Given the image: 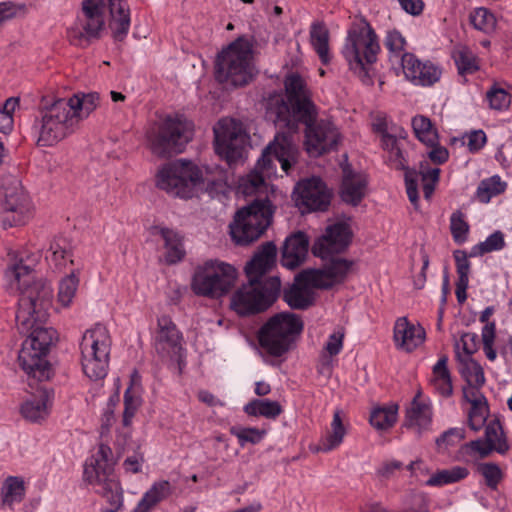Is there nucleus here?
I'll return each instance as SVG.
<instances>
[{
	"instance_id": "nucleus-37",
	"label": "nucleus",
	"mask_w": 512,
	"mask_h": 512,
	"mask_svg": "<svg viewBox=\"0 0 512 512\" xmlns=\"http://www.w3.org/2000/svg\"><path fill=\"white\" fill-rule=\"evenodd\" d=\"M457 360L460 363L459 371L468 386L482 387L485 384L483 368L476 360L472 357H463L458 351Z\"/></svg>"
},
{
	"instance_id": "nucleus-32",
	"label": "nucleus",
	"mask_w": 512,
	"mask_h": 512,
	"mask_svg": "<svg viewBox=\"0 0 512 512\" xmlns=\"http://www.w3.org/2000/svg\"><path fill=\"white\" fill-rule=\"evenodd\" d=\"M421 392L419 391L413 398L410 407L406 412L405 426L414 428L420 434L431 423L432 412L428 404L420 400Z\"/></svg>"
},
{
	"instance_id": "nucleus-56",
	"label": "nucleus",
	"mask_w": 512,
	"mask_h": 512,
	"mask_svg": "<svg viewBox=\"0 0 512 512\" xmlns=\"http://www.w3.org/2000/svg\"><path fill=\"white\" fill-rule=\"evenodd\" d=\"M78 283L79 279L74 273H71L61 280L59 284L58 299L64 306H68L71 303L75 296Z\"/></svg>"
},
{
	"instance_id": "nucleus-17",
	"label": "nucleus",
	"mask_w": 512,
	"mask_h": 512,
	"mask_svg": "<svg viewBox=\"0 0 512 512\" xmlns=\"http://www.w3.org/2000/svg\"><path fill=\"white\" fill-rule=\"evenodd\" d=\"M352 236L353 233L348 224L340 222L330 225L314 242L312 253L316 257L328 259L331 255L344 252L349 247Z\"/></svg>"
},
{
	"instance_id": "nucleus-59",
	"label": "nucleus",
	"mask_w": 512,
	"mask_h": 512,
	"mask_svg": "<svg viewBox=\"0 0 512 512\" xmlns=\"http://www.w3.org/2000/svg\"><path fill=\"white\" fill-rule=\"evenodd\" d=\"M140 404L141 398L139 396V391L133 392V388L128 387L124 394L125 409L123 413V424L125 426H128L131 423V420Z\"/></svg>"
},
{
	"instance_id": "nucleus-46",
	"label": "nucleus",
	"mask_w": 512,
	"mask_h": 512,
	"mask_svg": "<svg viewBox=\"0 0 512 512\" xmlns=\"http://www.w3.org/2000/svg\"><path fill=\"white\" fill-rule=\"evenodd\" d=\"M25 495L24 482L18 477H8L2 487V503L11 507L15 502H21Z\"/></svg>"
},
{
	"instance_id": "nucleus-44",
	"label": "nucleus",
	"mask_w": 512,
	"mask_h": 512,
	"mask_svg": "<svg viewBox=\"0 0 512 512\" xmlns=\"http://www.w3.org/2000/svg\"><path fill=\"white\" fill-rule=\"evenodd\" d=\"M412 128L415 136L427 146H433L438 140L437 130L429 118L418 115L412 119Z\"/></svg>"
},
{
	"instance_id": "nucleus-6",
	"label": "nucleus",
	"mask_w": 512,
	"mask_h": 512,
	"mask_svg": "<svg viewBox=\"0 0 512 512\" xmlns=\"http://www.w3.org/2000/svg\"><path fill=\"white\" fill-rule=\"evenodd\" d=\"M275 206L268 199H256L241 208L230 224V234L238 245H248L259 239L271 225Z\"/></svg>"
},
{
	"instance_id": "nucleus-63",
	"label": "nucleus",
	"mask_w": 512,
	"mask_h": 512,
	"mask_svg": "<svg viewBox=\"0 0 512 512\" xmlns=\"http://www.w3.org/2000/svg\"><path fill=\"white\" fill-rule=\"evenodd\" d=\"M495 331H496V325L494 322L487 323L482 328V342H483V350L486 355V357L490 361H494L496 359V351L493 348L494 339H495Z\"/></svg>"
},
{
	"instance_id": "nucleus-16",
	"label": "nucleus",
	"mask_w": 512,
	"mask_h": 512,
	"mask_svg": "<svg viewBox=\"0 0 512 512\" xmlns=\"http://www.w3.org/2000/svg\"><path fill=\"white\" fill-rule=\"evenodd\" d=\"M317 115V109H315L310 120H299V123H303L306 127V150L313 157L335 149L340 139L338 130L331 122L324 120L316 122Z\"/></svg>"
},
{
	"instance_id": "nucleus-61",
	"label": "nucleus",
	"mask_w": 512,
	"mask_h": 512,
	"mask_svg": "<svg viewBox=\"0 0 512 512\" xmlns=\"http://www.w3.org/2000/svg\"><path fill=\"white\" fill-rule=\"evenodd\" d=\"M486 98L489 102V106L494 110L507 109L511 103L510 94L503 88L493 86L486 93Z\"/></svg>"
},
{
	"instance_id": "nucleus-20",
	"label": "nucleus",
	"mask_w": 512,
	"mask_h": 512,
	"mask_svg": "<svg viewBox=\"0 0 512 512\" xmlns=\"http://www.w3.org/2000/svg\"><path fill=\"white\" fill-rule=\"evenodd\" d=\"M329 260L319 269H306L303 276H314L318 289H329L335 284L342 283L349 274L354 262L352 260L328 257Z\"/></svg>"
},
{
	"instance_id": "nucleus-10",
	"label": "nucleus",
	"mask_w": 512,
	"mask_h": 512,
	"mask_svg": "<svg viewBox=\"0 0 512 512\" xmlns=\"http://www.w3.org/2000/svg\"><path fill=\"white\" fill-rule=\"evenodd\" d=\"M192 137V123L178 115L167 116L157 127L147 132L153 154L160 157L181 153Z\"/></svg>"
},
{
	"instance_id": "nucleus-22",
	"label": "nucleus",
	"mask_w": 512,
	"mask_h": 512,
	"mask_svg": "<svg viewBox=\"0 0 512 512\" xmlns=\"http://www.w3.org/2000/svg\"><path fill=\"white\" fill-rule=\"evenodd\" d=\"M304 270L294 279L293 284L284 289L283 300L292 309L305 310L313 304L314 297L311 288H317L314 276H303Z\"/></svg>"
},
{
	"instance_id": "nucleus-58",
	"label": "nucleus",
	"mask_w": 512,
	"mask_h": 512,
	"mask_svg": "<svg viewBox=\"0 0 512 512\" xmlns=\"http://www.w3.org/2000/svg\"><path fill=\"white\" fill-rule=\"evenodd\" d=\"M489 416V407L487 401H482L477 405H471V409L468 415L469 427L474 430H480Z\"/></svg>"
},
{
	"instance_id": "nucleus-31",
	"label": "nucleus",
	"mask_w": 512,
	"mask_h": 512,
	"mask_svg": "<svg viewBox=\"0 0 512 512\" xmlns=\"http://www.w3.org/2000/svg\"><path fill=\"white\" fill-rule=\"evenodd\" d=\"M111 20L109 27L116 41H123L130 28L129 8L122 4V0H109Z\"/></svg>"
},
{
	"instance_id": "nucleus-51",
	"label": "nucleus",
	"mask_w": 512,
	"mask_h": 512,
	"mask_svg": "<svg viewBox=\"0 0 512 512\" xmlns=\"http://www.w3.org/2000/svg\"><path fill=\"white\" fill-rule=\"evenodd\" d=\"M384 46L389 51V60L393 58L402 60V55L405 54L406 39L401 32L396 29L389 30L384 39Z\"/></svg>"
},
{
	"instance_id": "nucleus-11",
	"label": "nucleus",
	"mask_w": 512,
	"mask_h": 512,
	"mask_svg": "<svg viewBox=\"0 0 512 512\" xmlns=\"http://www.w3.org/2000/svg\"><path fill=\"white\" fill-rule=\"evenodd\" d=\"M38 145L51 146L74 131L78 118L67 99H57L40 109Z\"/></svg>"
},
{
	"instance_id": "nucleus-24",
	"label": "nucleus",
	"mask_w": 512,
	"mask_h": 512,
	"mask_svg": "<svg viewBox=\"0 0 512 512\" xmlns=\"http://www.w3.org/2000/svg\"><path fill=\"white\" fill-rule=\"evenodd\" d=\"M82 11L85 24H83V32H79L76 36L80 45L84 41L89 42L91 39L100 38L105 24L102 0H83Z\"/></svg>"
},
{
	"instance_id": "nucleus-25",
	"label": "nucleus",
	"mask_w": 512,
	"mask_h": 512,
	"mask_svg": "<svg viewBox=\"0 0 512 512\" xmlns=\"http://www.w3.org/2000/svg\"><path fill=\"white\" fill-rule=\"evenodd\" d=\"M277 247L269 241L261 245L250 261L245 265L247 279L256 282H264V275L272 269L276 263Z\"/></svg>"
},
{
	"instance_id": "nucleus-49",
	"label": "nucleus",
	"mask_w": 512,
	"mask_h": 512,
	"mask_svg": "<svg viewBox=\"0 0 512 512\" xmlns=\"http://www.w3.org/2000/svg\"><path fill=\"white\" fill-rule=\"evenodd\" d=\"M110 504L109 512H117L122 506V491L120 484L110 478L97 490Z\"/></svg>"
},
{
	"instance_id": "nucleus-62",
	"label": "nucleus",
	"mask_w": 512,
	"mask_h": 512,
	"mask_svg": "<svg viewBox=\"0 0 512 512\" xmlns=\"http://www.w3.org/2000/svg\"><path fill=\"white\" fill-rule=\"evenodd\" d=\"M400 61L406 79L414 84L415 80H417V73L424 62L420 61L413 53L403 54Z\"/></svg>"
},
{
	"instance_id": "nucleus-60",
	"label": "nucleus",
	"mask_w": 512,
	"mask_h": 512,
	"mask_svg": "<svg viewBox=\"0 0 512 512\" xmlns=\"http://www.w3.org/2000/svg\"><path fill=\"white\" fill-rule=\"evenodd\" d=\"M477 470L484 477L486 485L491 489H496L502 480V471L495 463H480Z\"/></svg>"
},
{
	"instance_id": "nucleus-18",
	"label": "nucleus",
	"mask_w": 512,
	"mask_h": 512,
	"mask_svg": "<svg viewBox=\"0 0 512 512\" xmlns=\"http://www.w3.org/2000/svg\"><path fill=\"white\" fill-rule=\"evenodd\" d=\"M382 148L388 152V162L397 170L405 171L406 191L410 202L417 207L418 205V174L407 166L401 143L397 136H387L381 144Z\"/></svg>"
},
{
	"instance_id": "nucleus-29",
	"label": "nucleus",
	"mask_w": 512,
	"mask_h": 512,
	"mask_svg": "<svg viewBox=\"0 0 512 512\" xmlns=\"http://www.w3.org/2000/svg\"><path fill=\"white\" fill-rule=\"evenodd\" d=\"M152 230L154 235H160L164 241L166 263L172 265L180 262L186 254L182 236L167 227L155 226Z\"/></svg>"
},
{
	"instance_id": "nucleus-28",
	"label": "nucleus",
	"mask_w": 512,
	"mask_h": 512,
	"mask_svg": "<svg viewBox=\"0 0 512 512\" xmlns=\"http://www.w3.org/2000/svg\"><path fill=\"white\" fill-rule=\"evenodd\" d=\"M425 340V330L411 324L406 317H400L394 325V341L399 349L411 352Z\"/></svg>"
},
{
	"instance_id": "nucleus-42",
	"label": "nucleus",
	"mask_w": 512,
	"mask_h": 512,
	"mask_svg": "<svg viewBox=\"0 0 512 512\" xmlns=\"http://www.w3.org/2000/svg\"><path fill=\"white\" fill-rule=\"evenodd\" d=\"M111 465H102L98 458H91L84 467V479L90 484L98 485L99 487L111 478L112 474Z\"/></svg>"
},
{
	"instance_id": "nucleus-50",
	"label": "nucleus",
	"mask_w": 512,
	"mask_h": 512,
	"mask_svg": "<svg viewBox=\"0 0 512 512\" xmlns=\"http://www.w3.org/2000/svg\"><path fill=\"white\" fill-rule=\"evenodd\" d=\"M453 58L460 75L472 74L479 68L475 55L466 47L457 49Z\"/></svg>"
},
{
	"instance_id": "nucleus-3",
	"label": "nucleus",
	"mask_w": 512,
	"mask_h": 512,
	"mask_svg": "<svg viewBox=\"0 0 512 512\" xmlns=\"http://www.w3.org/2000/svg\"><path fill=\"white\" fill-rule=\"evenodd\" d=\"M379 51L378 37L371 25L365 19L353 23L348 30L343 55L350 69L366 85L373 83L370 70Z\"/></svg>"
},
{
	"instance_id": "nucleus-14",
	"label": "nucleus",
	"mask_w": 512,
	"mask_h": 512,
	"mask_svg": "<svg viewBox=\"0 0 512 512\" xmlns=\"http://www.w3.org/2000/svg\"><path fill=\"white\" fill-rule=\"evenodd\" d=\"M202 181L199 168L191 161L176 160L163 166L156 176V185L173 197L192 198Z\"/></svg>"
},
{
	"instance_id": "nucleus-38",
	"label": "nucleus",
	"mask_w": 512,
	"mask_h": 512,
	"mask_svg": "<svg viewBox=\"0 0 512 512\" xmlns=\"http://www.w3.org/2000/svg\"><path fill=\"white\" fill-rule=\"evenodd\" d=\"M398 405L377 406L370 413V424L378 431H385L394 426L397 421Z\"/></svg>"
},
{
	"instance_id": "nucleus-12",
	"label": "nucleus",
	"mask_w": 512,
	"mask_h": 512,
	"mask_svg": "<svg viewBox=\"0 0 512 512\" xmlns=\"http://www.w3.org/2000/svg\"><path fill=\"white\" fill-rule=\"evenodd\" d=\"M298 150L286 133H277L274 140L263 150L255 169L244 180L243 192L252 193L264 184L263 172L269 170L273 159L281 164V168L288 173L292 164L296 163Z\"/></svg>"
},
{
	"instance_id": "nucleus-1",
	"label": "nucleus",
	"mask_w": 512,
	"mask_h": 512,
	"mask_svg": "<svg viewBox=\"0 0 512 512\" xmlns=\"http://www.w3.org/2000/svg\"><path fill=\"white\" fill-rule=\"evenodd\" d=\"M4 289L18 296L16 323L22 333H29L19 351L18 362L32 380L47 381L52 368L46 359L57 332L44 324L52 308V288L36 280L35 272L22 260L12 261L4 270Z\"/></svg>"
},
{
	"instance_id": "nucleus-5",
	"label": "nucleus",
	"mask_w": 512,
	"mask_h": 512,
	"mask_svg": "<svg viewBox=\"0 0 512 512\" xmlns=\"http://www.w3.org/2000/svg\"><path fill=\"white\" fill-rule=\"evenodd\" d=\"M304 323L291 312H281L270 317L258 332L259 345L271 356L281 357L292 348L301 334Z\"/></svg>"
},
{
	"instance_id": "nucleus-8",
	"label": "nucleus",
	"mask_w": 512,
	"mask_h": 512,
	"mask_svg": "<svg viewBox=\"0 0 512 512\" xmlns=\"http://www.w3.org/2000/svg\"><path fill=\"white\" fill-rule=\"evenodd\" d=\"M280 289L281 281L277 276L267 277L264 282L248 279L232 294L230 307L240 316L262 313L276 301Z\"/></svg>"
},
{
	"instance_id": "nucleus-13",
	"label": "nucleus",
	"mask_w": 512,
	"mask_h": 512,
	"mask_svg": "<svg viewBox=\"0 0 512 512\" xmlns=\"http://www.w3.org/2000/svg\"><path fill=\"white\" fill-rule=\"evenodd\" d=\"M32 215L31 202L21 181L12 175L0 183V227L7 229L25 224Z\"/></svg>"
},
{
	"instance_id": "nucleus-52",
	"label": "nucleus",
	"mask_w": 512,
	"mask_h": 512,
	"mask_svg": "<svg viewBox=\"0 0 512 512\" xmlns=\"http://www.w3.org/2000/svg\"><path fill=\"white\" fill-rule=\"evenodd\" d=\"M504 235L500 231L491 234L484 242H481L471 248L468 257L482 256L486 253L500 250L504 247Z\"/></svg>"
},
{
	"instance_id": "nucleus-34",
	"label": "nucleus",
	"mask_w": 512,
	"mask_h": 512,
	"mask_svg": "<svg viewBox=\"0 0 512 512\" xmlns=\"http://www.w3.org/2000/svg\"><path fill=\"white\" fill-rule=\"evenodd\" d=\"M329 30L323 22H315L310 28V43L323 65L331 61L329 49Z\"/></svg>"
},
{
	"instance_id": "nucleus-35",
	"label": "nucleus",
	"mask_w": 512,
	"mask_h": 512,
	"mask_svg": "<svg viewBox=\"0 0 512 512\" xmlns=\"http://www.w3.org/2000/svg\"><path fill=\"white\" fill-rule=\"evenodd\" d=\"M171 493L172 486L168 481L155 482L144 494L133 512H149L158 503L168 498Z\"/></svg>"
},
{
	"instance_id": "nucleus-23",
	"label": "nucleus",
	"mask_w": 512,
	"mask_h": 512,
	"mask_svg": "<svg viewBox=\"0 0 512 512\" xmlns=\"http://www.w3.org/2000/svg\"><path fill=\"white\" fill-rule=\"evenodd\" d=\"M29 378V387L34 389L20 408L21 415L30 422H40L48 416L50 392L44 385H38L37 380Z\"/></svg>"
},
{
	"instance_id": "nucleus-45",
	"label": "nucleus",
	"mask_w": 512,
	"mask_h": 512,
	"mask_svg": "<svg viewBox=\"0 0 512 512\" xmlns=\"http://www.w3.org/2000/svg\"><path fill=\"white\" fill-rule=\"evenodd\" d=\"M469 471L466 467L454 466L450 469H444L434 473L427 481L428 486H443L458 482L466 478Z\"/></svg>"
},
{
	"instance_id": "nucleus-15",
	"label": "nucleus",
	"mask_w": 512,
	"mask_h": 512,
	"mask_svg": "<svg viewBox=\"0 0 512 512\" xmlns=\"http://www.w3.org/2000/svg\"><path fill=\"white\" fill-rule=\"evenodd\" d=\"M213 131L217 155L229 165L242 158L249 137L241 122L232 118H222L214 126Z\"/></svg>"
},
{
	"instance_id": "nucleus-21",
	"label": "nucleus",
	"mask_w": 512,
	"mask_h": 512,
	"mask_svg": "<svg viewBox=\"0 0 512 512\" xmlns=\"http://www.w3.org/2000/svg\"><path fill=\"white\" fill-rule=\"evenodd\" d=\"M483 439H476L465 444L466 448L478 453L480 458H485L495 451L501 455L508 452L510 446L507 443L502 425L499 420H492L485 428Z\"/></svg>"
},
{
	"instance_id": "nucleus-40",
	"label": "nucleus",
	"mask_w": 512,
	"mask_h": 512,
	"mask_svg": "<svg viewBox=\"0 0 512 512\" xmlns=\"http://www.w3.org/2000/svg\"><path fill=\"white\" fill-rule=\"evenodd\" d=\"M67 101L75 110L79 122L97 108L100 96L97 92L81 93L72 96Z\"/></svg>"
},
{
	"instance_id": "nucleus-4",
	"label": "nucleus",
	"mask_w": 512,
	"mask_h": 512,
	"mask_svg": "<svg viewBox=\"0 0 512 512\" xmlns=\"http://www.w3.org/2000/svg\"><path fill=\"white\" fill-rule=\"evenodd\" d=\"M253 50L249 40L239 37L223 49L215 63V78L233 87L247 85L254 76Z\"/></svg>"
},
{
	"instance_id": "nucleus-41",
	"label": "nucleus",
	"mask_w": 512,
	"mask_h": 512,
	"mask_svg": "<svg viewBox=\"0 0 512 512\" xmlns=\"http://www.w3.org/2000/svg\"><path fill=\"white\" fill-rule=\"evenodd\" d=\"M244 411L251 416H263L275 419L282 413V406L277 401L254 399L244 406Z\"/></svg>"
},
{
	"instance_id": "nucleus-27",
	"label": "nucleus",
	"mask_w": 512,
	"mask_h": 512,
	"mask_svg": "<svg viewBox=\"0 0 512 512\" xmlns=\"http://www.w3.org/2000/svg\"><path fill=\"white\" fill-rule=\"evenodd\" d=\"M368 180L366 175L356 173L347 165L343 167L341 199L352 206H357L365 197Z\"/></svg>"
},
{
	"instance_id": "nucleus-53",
	"label": "nucleus",
	"mask_w": 512,
	"mask_h": 512,
	"mask_svg": "<svg viewBox=\"0 0 512 512\" xmlns=\"http://www.w3.org/2000/svg\"><path fill=\"white\" fill-rule=\"evenodd\" d=\"M469 18L474 28L483 32L492 31L496 25L494 15L488 9L483 7L476 8L470 14Z\"/></svg>"
},
{
	"instance_id": "nucleus-57",
	"label": "nucleus",
	"mask_w": 512,
	"mask_h": 512,
	"mask_svg": "<svg viewBox=\"0 0 512 512\" xmlns=\"http://www.w3.org/2000/svg\"><path fill=\"white\" fill-rule=\"evenodd\" d=\"M450 230L456 243L461 244L466 241L469 225L464 220V215L461 211L457 210L451 215Z\"/></svg>"
},
{
	"instance_id": "nucleus-7",
	"label": "nucleus",
	"mask_w": 512,
	"mask_h": 512,
	"mask_svg": "<svg viewBox=\"0 0 512 512\" xmlns=\"http://www.w3.org/2000/svg\"><path fill=\"white\" fill-rule=\"evenodd\" d=\"M237 269L218 259H210L198 265L191 281L192 291L202 297L219 299L235 286Z\"/></svg>"
},
{
	"instance_id": "nucleus-48",
	"label": "nucleus",
	"mask_w": 512,
	"mask_h": 512,
	"mask_svg": "<svg viewBox=\"0 0 512 512\" xmlns=\"http://www.w3.org/2000/svg\"><path fill=\"white\" fill-rule=\"evenodd\" d=\"M506 184L497 175L481 181L477 188V197L482 203H488L490 199L504 192Z\"/></svg>"
},
{
	"instance_id": "nucleus-54",
	"label": "nucleus",
	"mask_w": 512,
	"mask_h": 512,
	"mask_svg": "<svg viewBox=\"0 0 512 512\" xmlns=\"http://www.w3.org/2000/svg\"><path fill=\"white\" fill-rule=\"evenodd\" d=\"M441 74L442 71L438 66L430 61H425L417 73L414 85L431 86L439 81Z\"/></svg>"
},
{
	"instance_id": "nucleus-55",
	"label": "nucleus",
	"mask_w": 512,
	"mask_h": 512,
	"mask_svg": "<svg viewBox=\"0 0 512 512\" xmlns=\"http://www.w3.org/2000/svg\"><path fill=\"white\" fill-rule=\"evenodd\" d=\"M418 181L422 183V190L424 197L429 199L434 192L435 185L439 180L440 169L439 168H428L425 169L421 165L420 171L417 172Z\"/></svg>"
},
{
	"instance_id": "nucleus-9",
	"label": "nucleus",
	"mask_w": 512,
	"mask_h": 512,
	"mask_svg": "<svg viewBox=\"0 0 512 512\" xmlns=\"http://www.w3.org/2000/svg\"><path fill=\"white\" fill-rule=\"evenodd\" d=\"M111 337L106 326L96 324L85 331L80 342L81 364L91 380L103 379L108 372Z\"/></svg>"
},
{
	"instance_id": "nucleus-43",
	"label": "nucleus",
	"mask_w": 512,
	"mask_h": 512,
	"mask_svg": "<svg viewBox=\"0 0 512 512\" xmlns=\"http://www.w3.org/2000/svg\"><path fill=\"white\" fill-rule=\"evenodd\" d=\"M344 332L335 331L332 333L327 343L324 346V353L322 355L321 363L319 366V373L331 372V357L340 353L343 347Z\"/></svg>"
},
{
	"instance_id": "nucleus-39",
	"label": "nucleus",
	"mask_w": 512,
	"mask_h": 512,
	"mask_svg": "<svg viewBox=\"0 0 512 512\" xmlns=\"http://www.w3.org/2000/svg\"><path fill=\"white\" fill-rule=\"evenodd\" d=\"M448 357L443 355L433 367L432 384L435 389L445 397L452 395L453 386L451 375L447 367Z\"/></svg>"
},
{
	"instance_id": "nucleus-19",
	"label": "nucleus",
	"mask_w": 512,
	"mask_h": 512,
	"mask_svg": "<svg viewBox=\"0 0 512 512\" xmlns=\"http://www.w3.org/2000/svg\"><path fill=\"white\" fill-rule=\"evenodd\" d=\"M295 190L298 193L297 205L307 212L325 211L330 205V193L320 178L302 180Z\"/></svg>"
},
{
	"instance_id": "nucleus-26",
	"label": "nucleus",
	"mask_w": 512,
	"mask_h": 512,
	"mask_svg": "<svg viewBox=\"0 0 512 512\" xmlns=\"http://www.w3.org/2000/svg\"><path fill=\"white\" fill-rule=\"evenodd\" d=\"M309 249V239L302 231H297L286 238L281 249V264L289 269H295L306 259Z\"/></svg>"
},
{
	"instance_id": "nucleus-36",
	"label": "nucleus",
	"mask_w": 512,
	"mask_h": 512,
	"mask_svg": "<svg viewBox=\"0 0 512 512\" xmlns=\"http://www.w3.org/2000/svg\"><path fill=\"white\" fill-rule=\"evenodd\" d=\"M454 259L456 262V270L458 274V280L456 282V297L460 304H463L467 299L466 290L469 283V272L470 262L468 261V255L463 250L454 251Z\"/></svg>"
},
{
	"instance_id": "nucleus-33",
	"label": "nucleus",
	"mask_w": 512,
	"mask_h": 512,
	"mask_svg": "<svg viewBox=\"0 0 512 512\" xmlns=\"http://www.w3.org/2000/svg\"><path fill=\"white\" fill-rule=\"evenodd\" d=\"M347 433L341 418V411L336 410L333 415V420L330 429L319 440L318 445L313 449L314 452H329L341 445Z\"/></svg>"
},
{
	"instance_id": "nucleus-64",
	"label": "nucleus",
	"mask_w": 512,
	"mask_h": 512,
	"mask_svg": "<svg viewBox=\"0 0 512 512\" xmlns=\"http://www.w3.org/2000/svg\"><path fill=\"white\" fill-rule=\"evenodd\" d=\"M231 433L235 435L238 438L240 444L244 446L245 443H259L262 440L265 431L259 430L257 428H232Z\"/></svg>"
},
{
	"instance_id": "nucleus-30",
	"label": "nucleus",
	"mask_w": 512,
	"mask_h": 512,
	"mask_svg": "<svg viewBox=\"0 0 512 512\" xmlns=\"http://www.w3.org/2000/svg\"><path fill=\"white\" fill-rule=\"evenodd\" d=\"M181 334L169 316L158 318L157 349L174 353L180 348Z\"/></svg>"
},
{
	"instance_id": "nucleus-47",
	"label": "nucleus",
	"mask_w": 512,
	"mask_h": 512,
	"mask_svg": "<svg viewBox=\"0 0 512 512\" xmlns=\"http://www.w3.org/2000/svg\"><path fill=\"white\" fill-rule=\"evenodd\" d=\"M71 243L63 237L55 238L49 247L50 255L46 258L50 259L57 268H62L66 264L67 258L71 256Z\"/></svg>"
},
{
	"instance_id": "nucleus-2",
	"label": "nucleus",
	"mask_w": 512,
	"mask_h": 512,
	"mask_svg": "<svg viewBox=\"0 0 512 512\" xmlns=\"http://www.w3.org/2000/svg\"><path fill=\"white\" fill-rule=\"evenodd\" d=\"M282 92H269L263 98L265 117L280 129L294 133L299 120H310L316 109L306 80L298 72L288 73L283 81Z\"/></svg>"
}]
</instances>
